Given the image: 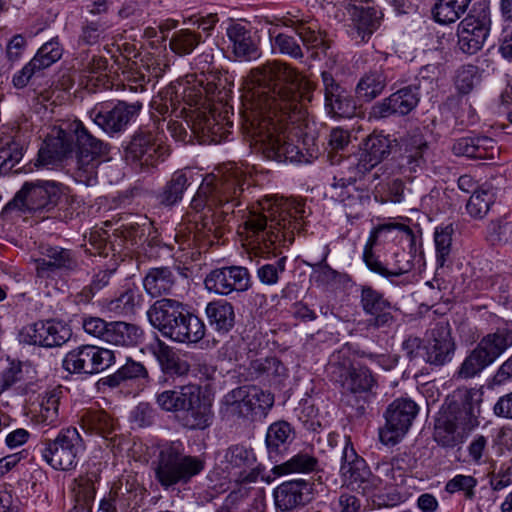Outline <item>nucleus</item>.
<instances>
[{
    "instance_id": "f257e3e1",
    "label": "nucleus",
    "mask_w": 512,
    "mask_h": 512,
    "mask_svg": "<svg viewBox=\"0 0 512 512\" xmlns=\"http://www.w3.org/2000/svg\"><path fill=\"white\" fill-rule=\"evenodd\" d=\"M314 90L313 82L284 62L268 61L250 70L242 94L243 125L265 158L301 161L299 148L286 140L284 125L305 117Z\"/></svg>"
},
{
    "instance_id": "f03ea898",
    "label": "nucleus",
    "mask_w": 512,
    "mask_h": 512,
    "mask_svg": "<svg viewBox=\"0 0 512 512\" xmlns=\"http://www.w3.org/2000/svg\"><path fill=\"white\" fill-rule=\"evenodd\" d=\"M248 174L236 163L224 164L217 174L206 175L191 200L185 219L198 231L221 238L227 231L234 208L240 205Z\"/></svg>"
},
{
    "instance_id": "7ed1b4c3",
    "label": "nucleus",
    "mask_w": 512,
    "mask_h": 512,
    "mask_svg": "<svg viewBox=\"0 0 512 512\" xmlns=\"http://www.w3.org/2000/svg\"><path fill=\"white\" fill-rule=\"evenodd\" d=\"M263 210L266 213L250 212L244 222L249 244L262 253L291 245L295 232L303 226L304 204L296 200L275 199Z\"/></svg>"
},
{
    "instance_id": "20e7f679",
    "label": "nucleus",
    "mask_w": 512,
    "mask_h": 512,
    "mask_svg": "<svg viewBox=\"0 0 512 512\" xmlns=\"http://www.w3.org/2000/svg\"><path fill=\"white\" fill-rule=\"evenodd\" d=\"M480 401L465 395L460 401L451 402L434 428L435 441L452 448L462 443L466 436L479 425Z\"/></svg>"
},
{
    "instance_id": "39448f33",
    "label": "nucleus",
    "mask_w": 512,
    "mask_h": 512,
    "mask_svg": "<svg viewBox=\"0 0 512 512\" xmlns=\"http://www.w3.org/2000/svg\"><path fill=\"white\" fill-rule=\"evenodd\" d=\"M69 202L70 199L62 193L60 184L55 181H26L6 204L4 212L16 211L44 217V214L52 213L56 207L60 210Z\"/></svg>"
},
{
    "instance_id": "423d86ee",
    "label": "nucleus",
    "mask_w": 512,
    "mask_h": 512,
    "mask_svg": "<svg viewBox=\"0 0 512 512\" xmlns=\"http://www.w3.org/2000/svg\"><path fill=\"white\" fill-rule=\"evenodd\" d=\"M205 468V461L197 456L184 453L180 442L164 445L154 462L155 479L165 490L184 485L200 474Z\"/></svg>"
},
{
    "instance_id": "0eeeda50",
    "label": "nucleus",
    "mask_w": 512,
    "mask_h": 512,
    "mask_svg": "<svg viewBox=\"0 0 512 512\" xmlns=\"http://www.w3.org/2000/svg\"><path fill=\"white\" fill-rule=\"evenodd\" d=\"M66 131L74 134L75 179L85 185H92L97 180V169L107 157L109 145L96 138L80 120H72Z\"/></svg>"
},
{
    "instance_id": "6e6552de",
    "label": "nucleus",
    "mask_w": 512,
    "mask_h": 512,
    "mask_svg": "<svg viewBox=\"0 0 512 512\" xmlns=\"http://www.w3.org/2000/svg\"><path fill=\"white\" fill-rule=\"evenodd\" d=\"M512 346V322L506 321L494 332L483 336L473 350L465 357L456 376L471 379L493 364Z\"/></svg>"
},
{
    "instance_id": "1a4fd4ad",
    "label": "nucleus",
    "mask_w": 512,
    "mask_h": 512,
    "mask_svg": "<svg viewBox=\"0 0 512 512\" xmlns=\"http://www.w3.org/2000/svg\"><path fill=\"white\" fill-rule=\"evenodd\" d=\"M169 155L156 128H140L125 150L126 161L139 172H149Z\"/></svg>"
},
{
    "instance_id": "9d476101",
    "label": "nucleus",
    "mask_w": 512,
    "mask_h": 512,
    "mask_svg": "<svg viewBox=\"0 0 512 512\" xmlns=\"http://www.w3.org/2000/svg\"><path fill=\"white\" fill-rule=\"evenodd\" d=\"M41 445L43 460L52 468L62 471L75 468L84 450L83 439L75 427L61 429L54 439H45Z\"/></svg>"
},
{
    "instance_id": "9b49d317",
    "label": "nucleus",
    "mask_w": 512,
    "mask_h": 512,
    "mask_svg": "<svg viewBox=\"0 0 512 512\" xmlns=\"http://www.w3.org/2000/svg\"><path fill=\"white\" fill-rule=\"evenodd\" d=\"M178 421L189 430H204L212 424L211 405L205 401L202 388L189 383L178 386Z\"/></svg>"
},
{
    "instance_id": "f8f14e48",
    "label": "nucleus",
    "mask_w": 512,
    "mask_h": 512,
    "mask_svg": "<svg viewBox=\"0 0 512 512\" xmlns=\"http://www.w3.org/2000/svg\"><path fill=\"white\" fill-rule=\"evenodd\" d=\"M40 256L34 260L38 278L70 275L80 269L79 253L59 245L41 244Z\"/></svg>"
},
{
    "instance_id": "ddd939ff",
    "label": "nucleus",
    "mask_w": 512,
    "mask_h": 512,
    "mask_svg": "<svg viewBox=\"0 0 512 512\" xmlns=\"http://www.w3.org/2000/svg\"><path fill=\"white\" fill-rule=\"evenodd\" d=\"M186 312L187 306L183 302L173 298H162L150 306L147 317L163 337L177 343L183 330Z\"/></svg>"
},
{
    "instance_id": "4468645a",
    "label": "nucleus",
    "mask_w": 512,
    "mask_h": 512,
    "mask_svg": "<svg viewBox=\"0 0 512 512\" xmlns=\"http://www.w3.org/2000/svg\"><path fill=\"white\" fill-rule=\"evenodd\" d=\"M115 363L113 351L95 345H82L66 354L63 368L70 373L97 374Z\"/></svg>"
},
{
    "instance_id": "2eb2a0df",
    "label": "nucleus",
    "mask_w": 512,
    "mask_h": 512,
    "mask_svg": "<svg viewBox=\"0 0 512 512\" xmlns=\"http://www.w3.org/2000/svg\"><path fill=\"white\" fill-rule=\"evenodd\" d=\"M340 476L343 485L364 495L374 491L379 482L349 442H346L342 451Z\"/></svg>"
},
{
    "instance_id": "dca6fc26",
    "label": "nucleus",
    "mask_w": 512,
    "mask_h": 512,
    "mask_svg": "<svg viewBox=\"0 0 512 512\" xmlns=\"http://www.w3.org/2000/svg\"><path fill=\"white\" fill-rule=\"evenodd\" d=\"M418 414L417 404L408 398L395 399L385 412L386 424L379 431L385 445H395L408 432Z\"/></svg>"
},
{
    "instance_id": "f3484780",
    "label": "nucleus",
    "mask_w": 512,
    "mask_h": 512,
    "mask_svg": "<svg viewBox=\"0 0 512 512\" xmlns=\"http://www.w3.org/2000/svg\"><path fill=\"white\" fill-rule=\"evenodd\" d=\"M357 176L333 177L330 187L331 197L343 204L348 218H359L371 201L368 186L356 185Z\"/></svg>"
},
{
    "instance_id": "a211bd4d",
    "label": "nucleus",
    "mask_w": 512,
    "mask_h": 512,
    "mask_svg": "<svg viewBox=\"0 0 512 512\" xmlns=\"http://www.w3.org/2000/svg\"><path fill=\"white\" fill-rule=\"evenodd\" d=\"M142 107L143 104L139 101H118L112 108L105 105L95 106L90 111V118L104 132L115 134L123 131L138 116Z\"/></svg>"
},
{
    "instance_id": "6ab92c4d",
    "label": "nucleus",
    "mask_w": 512,
    "mask_h": 512,
    "mask_svg": "<svg viewBox=\"0 0 512 512\" xmlns=\"http://www.w3.org/2000/svg\"><path fill=\"white\" fill-rule=\"evenodd\" d=\"M491 25L487 10L471 11L458 25V46L466 54L473 55L483 47Z\"/></svg>"
},
{
    "instance_id": "aec40b11",
    "label": "nucleus",
    "mask_w": 512,
    "mask_h": 512,
    "mask_svg": "<svg viewBox=\"0 0 512 512\" xmlns=\"http://www.w3.org/2000/svg\"><path fill=\"white\" fill-rule=\"evenodd\" d=\"M400 154L394 159L400 174L422 170L426 164L429 144L419 128L408 131L399 141Z\"/></svg>"
},
{
    "instance_id": "412c9836",
    "label": "nucleus",
    "mask_w": 512,
    "mask_h": 512,
    "mask_svg": "<svg viewBox=\"0 0 512 512\" xmlns=\"http://www.w3.org/2000/svg\"><path fill=\"white\" fill-rule=\"evenodd\" d=\"M359 298L363 312L369 316L366 320L368 328H390L396 322L393 312L398 309L380 291L365 285L361 287Z\"/></svg>"
},
{
    "instance_id": "4be33fe9",
    "label": "nucleus",
    "mask_w": 512,
    "mask_h": 512,
    "mask_svg": "<svg viewBox=\"0 0 512 512\" xmlns=\"http://www.w3.org/2000/svg\"><path fill=\"white\" fill-rule=\"evenodd\" d=\"M71 121L62 122L57 129H54L47 136L42 147L39 149L35 166L50 169L58 166L63 160L72 157L74 153V134L66 131Z\"/></svg>"
},
{
    "instance_id": "5701e85b",
    "label": "nucleus",
    "mask_w": 512,
    "mask_h": 512,
    "mask_svg": "<svg viewBox=\"0 0 512 512\" xmlns=\"http://www.w3.org/2000/svg\"><path fill=\"white\" fill-rule=\"evenodd\" d=\"M251 276L246 267L227 266L212 270L204 279L205 288L212 293L228 296L242 293L251 287Z\"/></svg>"
},
{
    "instance_id": "b1692460",
    "label": "nucleus",
    "mask_w": 512,
    "mask_h": 512,
    "mask_svg": "<svg viewBox=\"0 0 512 512\" xmlns=\"http://www.w3.org/2000/svg\"><path fill=\"white\" fill-rule=\"evenodd\" d=\"M70 328L61 321H37L22 328L19 333L20 342L52 348L66 343L71 337Z\"/></svg>"
},
{
    "instance_id": "393cba45",
    "label": "nucleus",
    "mask_w": 512,
    "mask_h": 512,
    "mask_svg": "<svg viewBox=\"0 0 512 512\" xmlns=\"http://www.w3.org/2000/svg\"><path fill=\"white\" fill-rule=\"evenodd\" d=\"M324 107L333 117L351 118L356 113V103L350 93L328 71L321 73Z\"/></svg>"
},
{
    "instance_id": "a878e982",
    "label": "nucleus",
    "mask_w": 512,
    "mask_h": 512,
    "mask_svg": "<svg viewBox=\"0 0 512 512\" xmlns=\"http://www.w3.org/2000/svg\"><path fill=\"white\" fill-rule=\"evenodd\" d=\"M233 122L228 117V111L209 115H198L191 126L192 132L203 144H217L227 139Z\"/></svg>"
},
{
    "instance_id": "bb28decb",
    "label": "nucleus",
    "mask_w": 512,
    "mask_h": 512,
    "mask_svg": "<svg viewBox=\"0 0 512 512\" xmlns=\"http://www.w3.org/2000/svg\"><path fill=\"white\" fill-rule=\"evenodd\" d=\"M349 12L356 32V38L366 42L380 27L383 13L374 6L364 5L361 0L338 1Z\"/></svg>"
},
{
    "instance_id": "cd10ccee",
    "label": "nucleus",
    "mask_w": 512,
    "mask_h": 512,
    "mask_svg": "<svg viewBox=\"0 0 512 512\" xmlns=\"http://www.w3.org/2000/svg\"><path fill=\"white\" fill-rule=\"evenodd\" d=\"M312 484L304 479H295L280 484L273 493L277 509L282 512L303 507L311 500Z\"/></svg>"
},
{
    "instance_id": "c85d7f7f",
    "label": "nucleus",
    "mask_w": 512,
    "mask_h": 512,
    "mask_svg": "<svg viewBox=\"0 0 512 512\" xmlns=\"http://www.w3.org/2000/svg\"><path fill=\"white\" fill-rule=\"evenodd\" d=\"M452 151L457 156L480 160H494L499 155L497 142L487 136L459 138L454 142Z\"/></svg>"
},
{
    "instance_id": "c756f323",
    "label": "nucleus",
    "mask_w": 512,
    "mask_h": 512,
    "mask_svg": "<svg viewBox=\"0 0 512 512\" xmlns=\"http://www.w3.org/2000/svg\"><path fill=\"white\" fill-rule=\"evenodd\" d=\"M227 36L232 43L235 57L244 61H254L260 58L258 37L240 23H234L227 28Z\"/></svg>"
},
{
    "instance_id": "7c9ffc66",
    "label": "nucleus",
    "mask_w": 512,
    "mask_h": 512,
    "mask_svg": "<svg viewBox=\"0 0 512 512\" xmlns=\"http://www.w3.org/2000/svg\"><path fill=\"white\" fill-rule=\"evenodd\" d=\"M177 276L167 266L150 268L145 274L142 284L145 292L152 298H167L176 287Z\"/></svg>"
},
{
    "instance_id": "2f4dec72",
    "label": "nucleus",
    "mask_w": 512,
    "mask_h": 512,
    "mask_svg": "<svg viewBox=\"0 0 512 512\" xmlns=\"http://www.w3.org/2000/svg\"><path fill=\"white\" fill-rule=\"evenodd\" d=\"M149 351L156 358L164 374L182 377L190 372V364L182 359L174 348L164 341L157 339L154 344L149 346Z\"/></svg>"
},
{
    "instance_id": "473e14b6",
    "label": "nucleus",
    "mask_w": 512,
    "mask_h": 512,
    "mask_svg": "<svg viewBox=\"0 0 512 512\" xmlns=\"http://www.w3.org/2000/svg\"><path fill=\"white\" fill-rule=\"evenodd\" d=\"M455 350L454 342L447 327L440 326L432 331V339L426 346V361L442 366L451 361Z\"/></svg>"
},
{
    "instance_id": "72a5a7b5",
    "label": "nucleus",
    "mask_w": 512,
    "mask_h": 512,
    "mask_svg": "<svg viewBox=\"0 0 512 512\" xmlns=\"http://www.w3.org/2000/svg\"><path fill=\"white\" fill-rule=\"evenodd\" d=\"M205 315L210 327L218 334H228L235 326L236 313L232 303L217 299L207 303Z\"/></svg>"
},
{
    "instance_id": "f704fd0d",
    "label": "nucleus",
    "mask_w": 512,
    "mask_h": 512,
    "mask_svg": "<svg viewBox=\"0 0 512 512\" xmlns=\"http://www.w3.org/2000/svg\"><path fill=\"white\" fill-rule=\"evenodd\" d=\"M220 413L228 420L253 418L248 385L237 387L222 399Z\"/></svg>"
},
{
    "instance_id": "c9c22d12",
    "label": "nucleus",
    "mask_w": 512,
    "mask_h": 512,
    "mask_svg": "<svg viewBox=\"0 0 512 512\" xmlns=\"http://www.w3.org/2000/svg\"><path fill=\"white\" fill-rule=\"evenodd\" d=\"M256 456L252 449L244 445L235 444L229 446L223 454L221 469L227 473L230 479L243 474V471L254 465Z\"/></svg>"
},
{
    "instance_id": "e433bc0d",
    "label": "nucleus",
    "mask_w": 512,
    "mask_h": 512,
    "mask_svg": "<svg viewBox=\"0 0 512 512\" xmlns=\"http://www.w3.org/2000/svg\"><path fill=\"white\" fill-rule=\"evenodd\" d=\"M388 82V77L382 67H375L365 72L359 79L356 88V98L362 102H371L380 96Z\"/></svg>"
},
{
    "instance_id": "4c0bfd02",
    "label": "nucleus",
    "mask_w": 512,
    "mask_h": 512,
    "mask_svg": "<svg viewBox=\"0 0 512 512\" xmlns=\"http://www.w3.org/2000/svg\"><path fill=\"white\" fill-rule=\"evenodd\" d=\"M143 331L135 324L115 321L109 323L105 342L121 347H132L140 343Z\"/></svg>"
},
{
    "instance_id": "58836bf2",
    "label": "nucleus",
    "mask_w": 512,
    "mask_h": 512,
    "mask_svg": "<svg viewBox=\"0 0 512 512\" xmlns=\"http://www.w3.org/2000/svg\"><path fill=\"white\" fill-rule=\"evenodd\" d=\"M293 427L286 421L271 424L266 434V446L270 458L277 457L285 451L294 439Z\"/></svg>"
},
{
    "instance_id": "ea45409f",
    "label": "nucleus",
    "mask_w": 512,
    "mask_h": 512,
    "mask_svg": "<svg viewBox=\"0 0 512 512\" xmlns=\"http://www.w3.org/2000/svg\"><path fill=\"white\" fill-rule=\"evenodd\" d=\"M344 391L352 394L372 393L377 380L365 366H355L340 383Z\"/></svg>"
},
{
    "instance_id": "a19ab883",
    "label": "nucleus",
    "mask_w": 512,
    "mask_h": 512,
    "mask_svg": "<svg viewBox=\"0 0 512 512\" xmlns=\"http://www.w3.org/2000/svg\"><path fill=\"white\" fill-rule=\"evenodd\" d=\"M318 463L319 462L316 457L308 453L300 452L291 457L286 462L279 465H275L271 470L273 478L270 479V477L268 476L266 478V481L271 482L276 477L287 475L290 473H309L317 471Z\"/></svg>"
},
{
    "instance_id": "79ce46f5",
    "label": "nucleus",
    "mask_w": 512,
    "mask_h": 512,
    "mask_svg": "<svg viewBox=\"0 0 512 512\" xmlns=\"http://www.w3.org/2000/svg\"><path fill=\"white\" fill-rule=\"evenodd\" d=\"M191 174V171L186 169L175 171L159 195L160 202L166 206L179 202L191 184Z\"/></svg>"
},
{
    "instance_id": "37998d69",
    "label": "nucleus",
    "mask_w": 512,
    "mask_h": 512,
    "mask_svg": "<svg viewBox=\"0 0 512 512\" xmlns=\"http://www.w3.org/2000/svg\"><path fill=\"white\" fill-rule=\"evenodd\" d=\"M431 13L440 24L456 22L468 9L472 0H433Z\"/></svg>"
},
{
    "instance_id": "c03bdc74",
    "label": "nucleus",
    "mask_w": 512,
    "mask_h": 512,
    "mask_svg": "<svg viewBox=\"0 0 512 512\" xmlns=\"http://www.w3.org/2000/svg\"><path fill=\"white\" fill-rule=\"evenodd\" d=\"M286 27L293 28L296 34L300 37L303 44L311 48H327L325 44L324 34L317 29L316 25L312 22L297 19L295 17L286 18L284 20Z\"/></svg>"
},
{
    "instance_id": "a18cd8bd",
    "label": "nucleus",
    "mask_w": 512,
    "mask_h": 512,
    "mask_svg": "<svg viewBox=\"0 0 512 512\" xmlns=\"http://www.w3.org/2000/svg\"><path fill=\"white\" fill-rule=\"evenodd\" d=\"M346 165L349 172L348 176H357L358 182L362 183L363 186L372 184L380 176L378 172L380 168L372 173L378 164L374 163L363 152L357 158L348 159Z\"/></svg>"
},
{
    "instance_id": "49530a36",
    "label": "nucleus",
    "mask_w": 512,
    "mask_h": 512,
    "mask_svg": "<svg viewBox=\"0 0 512 512\" xmlns=\"http://www.w3.org/2000/svg\"><path fill=\"white\" fill-rule=\"evenodd\" d=\"M81 426L86 432L107 437L114 430V421L104 411L87 410L81 417Z\"/></svg>"
},
{
    "instance_id": "de8ad7c7",
    "label": "nucleus",
    "mask_w": 512,
    "mask_h": 512,
    "mask_svg": "<svg viewBox=\"0 0 512 512\" xmlns=\"http://www.w3.org/2000/svg\"><path fill=\"white\" fill-rule=\"evenodd\" d=\"M143 303V296L138 288H127L115 299L107 303V309L117 315H131Z\"/></svg>"
},
{
    "instance_id": "09e8293b",
    "label": "nucleus",
    "mask_w": 512,
    "mask_h": 512,
    "mask_svg": "<svg viewBox=\"0 0 512 512\" xmlns=\"http://www.w3.org/2000/svg\"><path fill=\"white\" fill-rule=\"evenodd\" d=\"M110 28L107 21L102 19H85L80 26L78 44L81 46H93L105 38L106 31Z\"/></svg>"
},
{
    "instance_id": "8fccbe9b",
    "label": "nucleus",
    "mask_w": 512,
    "mask_h": 512,
    "mask_svg": "<svg viewBox=\"0 0 512 512\" xmlns=\"http://www.w3.org/2000/svg\"><path fill=\"white\" fill-rule=\"evenodd\" d=\"M486 240L493 246H512V220L507 216L491 220L486 228Z\"/></svg>"
},
{
    "instance_id": "3c124183",
    "label": "nucleus",
    "mask_w": 512,
    "mask_h": 512,
    "mask_svg": "<svg viewBox=\"0 0 512 512\" xmlns=\"http://www.w3.org/2000/svg\"><path fill=\"white\" fill-rule=\"evenodd\" d=\"M354 367L350 349L342 347L330 356L327 371L331 379L340 384Z\"/></svg>"
},
{
    "instance_id": "603ef678",
    "label": "nucleus",
    "mask_w": 512,
    "mask_h": 512,
    "mask_svg": "<svg viewBox=\"0 0 512 512\" xmlns=\"http://www.w3.org/2000/svg\"><path fill=\"white\" fill-rule=\"evenodd\" d=\"M250 374L256 378L265 377L269 381H275L283 377L286 369L275 357H266L253 360L249 367Z\"/></svg>"
},
{
    "instance_id": "864d4df0",
    "label": "nucleus",
    "mask_w": 512,
    "mask_h": 512,
    "mask_svg": "<svg viewBox=\"0 0 512 512\" xmlns=\"http://www.w3.org/2000/svg\"><path fill=\"white\" fill-rule=\"evenodd\" d=\"M202 35L190 29H180L173 33L170 41V49L179 56L191 54L202 42Z\"/></svg>"
},
{
    "instance_id": "5fc2aeb1",
    "label": "nucleus",
    "mask_w": 512,
    "mask_h": 512,
    "mask_svg": "<svg viewBox=\"0 0 512 512\" xmlns=\"http://www.w3.org/2000/svg\"><path fill=\"white\" fill-rule=\"evenodd\" d=\"M136 378H148V371L141 362L128 359L114 374L104 378L103 383L109 387H117L123 381Z\"/></svg>"
},
{
    "instance_id": "6e6d98bb",
    "label": "nucleus",
    "mask_w": 512,
    "mask_h": 512,
    "mask_svg": "<svg viewBox=\"0 0 512 512\" xmlns=\"http://www.w3.org/2000/svg\"><path fill=\"white\" fill-rule=\"evenodd\" d=\"M481 80L482 75L479 67L468 64L457 69L454 85L459 94L467 95L480 85Z\"/></svg>"
},
{
    "instance_id": "4d7b16f0",
    "label": "nucleus",
    "mask_w": 512,
    "mask_h": 512,
    "mask_svg": "<svg viewBox=\"0 0 512 512\" xmlns=\"http://www.w3.org/2000/svg\"><path fill=\"white\" fill-rule=\"evenodd\" d=\"M206 335V325L204 321L196 314L187 309L184 315L183 330L177 343L196 344Z\"/></svg>"
},
{
    "instance_id": "13d9d810",
    "label": "nucleus",
    "mask_w": 512,
    "mask_h": 512,
    "mask_svg": "<svg viewBox=\"0 0 512 512\" xmlns=\"http://www.w3.org/2000/svg\"><path fill=\"white\" fill-rule=\"evenodd\" d=\"M419 88L420 83L413 84L391 94L398 115L405 116L416 108L420 100Z\"/></svg>"
},
{
    "instance_id": "bf43d9fd",
    "label": "nucleus",
    "mask_w": 512,
    "mask_h": 512,
    "mask_svg": "<svg viewBox=\"0 0 512 512\" xmlns=\"http://www.w3.org/2000/svg\"><path fill=\"white\" fill-rule=\"evenodd\" d=\"M22 156L21 145L11 135L0 136V173L10 170Z\"/></svg>"
},
{
    "instance_id": "052dcab7",
    "label": "nucleus",
    "mask_w": 512,
    "mask_h": 512,
    "mask_svg": "<svg viewBox=\"0 0 512 512\" xmlns=\"http://www.w3.org/2000/svg\"><path fill=\"white\" fill-rule=\"evenodd\" d=\"M409 460L406 453L397 454L390 461L379 463L376 470L390 480H393L395 484H399L404 481L405 472L409 468Z\"/></svg>"
},
{
    "instance_id": "680f3d73",
    "label": "nucleus",
    "mask_w": 512,
    "mask_h": 512,
    "mask_svg": "<svg viewBox=\"0 0 512 512\" xmlns=\"http://www.w3.org/2000/svg\"><path fill=\"white\" fill-rule=\"evenodd\" d=\"M392 141L389 136L370 135L364 142L362 151L365 155L379 164L391 153Z\"/></svg>"
},
{
    "instance_id": "e2e57ef3",
    "label": "nucleus",
    "mask_w": 512,
    "mask_h": 512,
    "mask_svg": "<svg viewBox=\"0 0 512 512\" xmlns=\"http://www.w3.org/2000/svg\"><path fill=\"white\" fill-rule=\"evenodd\" d=\"M115 272L116 269H104L95 273L91 283L85 286L81 292L76 295V302L83 304L89 303L100 290L110 284Z\"/></svg>"
},
{
    "instance_id": "0e129e2a",
    "label": "nucleus",
    "mask_w": 512,
    "mask_h": 512,
    "mask_svg": "<svg viewBox=\"0 0 512 512\" xmlns=\"http://www.w3.org/2000/svg\"><path fill=\"white\" fill-rule=\"evenodd\" d=\"M62 53L63 50L57 40L48 41L38 49L36 55L31 59L32 66L39 71L46 69L57 62Z\"/></svg>"
},
{
    "instance_id": "69168bd1",
    "label": "nucleus",
    "mask_w": 512,
    "mask_h": 512,
    "mask_svg": "<svg viewBox=\"0 0 512 512\" xmlns=\"http://www.w3.org/2000/svg\"><path fill=\"white\" fill-rule=\"evenodd\" d=\"M95 478L94 473L81 475L74 480L75 504L91 506L95 498Z\"/></svg>"
},
{
    "instance_id": "338daca9",
    "label": "nucleus",
    "mask_w": 512,
    "mask_h": 512,
    "mask_svg": "<svg viewBox=\"0 0 512 512\" xmlns=\"http://www.w3.org/2000/svg\"><path fill=\"white\" fill-rule=\"evenodd\" d=\"M494 203V194L489 189L481 188L474 192L466 204L468 214L474 218H483Z\"/></svg>"
},
{
    "instance_id": "774afa93",
    "label": "nucleus",
    "mask_w": 512,
    "mask_h": 512,
    "mask_svg": "<svg viewBox=\"0 0 512 512\" xmlns=\"http://www.w3.org/2000/svg\"><path fill=\"white\" fill-rule=\"evenodd\" d=\"M252 417L265 415L274 404V395L258 386L248 385Z\"/></svg>"
}]
</instances>
